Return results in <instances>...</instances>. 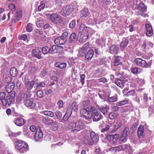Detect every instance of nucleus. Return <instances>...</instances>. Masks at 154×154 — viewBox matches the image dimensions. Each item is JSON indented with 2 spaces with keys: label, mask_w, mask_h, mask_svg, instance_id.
<instances>
[{
  "label": "nucleus",
  "mask_w": 154,
  "mask_h": 154,
  "mask_svg": "<svg viewBox=\"0 0 154 154\" xmlns=\"http://www.w3.org/2000/svg\"><path fill=\"white\" fill-rule=\"evenodd\" d=\"M43 136V134L41 128L39 126L38 127L35 135V139L36 140H38V139L42 138Z\"/></svg>",
  "instance_id": "17"
},
{
  "label": "nucleus",
  "mask_w": 154,
  "mask_h": 154,
  "mask_svg": "<svg viewBox=\"0 0 154 154\" xmlns=\"http://www.w3.org/2000/svg\"><path fill=\"white\" fill-rule=\"evenodd\" d=\"M91 108L90 109H86L83 108L80 111V114L82 116L84 117L85 119H90L91 116Z\"/></svg>",
  "instance_id": "8"
},
{
  "label": "nucleus",
  "mask_w": 154,
  "mask_h": 154,
  "mask_svg": "<svg viewBox=\"0 0 154 154\" xmlns=\"http://www.w3.org/2000/svg\"><path fill=\"white\" fill-rule=\"evenodd\" d=\"M70 106L74 111L75 112L78 110V105L76 102H73Z\"/></svg>",
  "instance_id": "40"
},
{
  "label": "nucleus",
  "mask_w": 154,
  "mask_h": 154,
  "mask_svg": "<svg viewBox=\"0 0 154 154\" xmlns=\"http://www.w3.org/2000/svg\"><path fill=\"white\" fill-rule=\"evenodd\" d=\"M128 43V41L127 38L124 39L121 42L120 44V47L121 48H124L126 47Z\"/></svg>",
  "instance_id": "41"
},
{
  "label": "nucleus",
  "mask_w": 154,
  "mask_h": 154,
  "mask_svg": "<svg viewBox=\"0 0 154 154\" xmlns=\"http://www.w3.org/2000/svg\"><path fill=\"white\" fill-rule=\"evenodd\" d=\"M89 48V43L86 42L80 49L79 54L81 57H84Z\"/></svg>",
  "instance_id": "12"
},
{
  "label": "nucleus",
  "mask_w": 154,
  "mask_h": 154,
  "mask_svg": "<svg viewBox=\"0 0 154 154\" xmlns=\"http://www.w3.org/2000/svg\"><path fill=\"white\" fill-rule=\"evenodd\" d=\"M130 131L129 129L127 127L125 128L123 131V134H122L123 136H127V133H129Z\"/></svg>",
  "instance_id": "57"
},
{
  "label": "nucleus",
  "mask_w": 154,
  "mask_h": 154,
  "mask_svg": "<svg viewBox=\"0 0 154 154\" xmlns=\"http://www.w3.org/2000/svg\"><path fill=\"white\" fill-rule=\"evenodd\" d=\"M79 30L81 34H88V28L84 24H82L80 26Z\"/></svg>",
  "instance_id": "26"
},
{
  "label": "nucleus",
  "mask_w": 154,
  "mask_h": 154,
  "mask_svg": "<svg viewBox=\"0 0 154 154\" xmlns=\"http://www.w3.org/2000/svg\"><path fill=\"white\" fill-rule=\"evenodd\" d=\"M32 54L33 57H36L38 59L42 58L41 51L38 49H33L32 51Z\"/></svg>",
  "instance_id": "22"
},
{
  "label": "nucleus",
  "mask_w": 154,
  "mask_h": 154,
  "mask_svg": "<svg viewBox=\"0 0 154 154\" xmlns=\"http://www.w3.org/2000/svg\"><path fill=\"white\" fill-rule=\"evenodd\" d=\"M10 75L13 77H15L18 75V71L15 68H11L10 71Z\"/></svg>",
  "instance_id": "36"
},
{
  "label": "nucleus",
  "mask_w": 154,
  "mask_h": 154,
  "mask_svg": "<svg viewBox=\"0 0 154 154\" xmlns=\"http://www.w3.org/2000/svg\"><path fill=\"white\" fill-rule=\"evenodd\" d=\"M89 34H80L79 41L81 42H85L88 37Z\"/></svg>",
  "instance_id": "32"
},
{
  "label": "nucleus",
  "mask_w": 154,
  "mask_h": 154,
  "mask_svg": "<svg viewBox=\"0 0 154 154\" xmlns=\"http://www.w3.org/2000/svg\"><path fill=\"white\" fill-rule=\"evenodd\" d=\"M48 69H44L40 73V76L41 77H46L49 74Z\"/></svg>",
  "instance_id": "39"
},
{
  "label": "nucleus",
  "mask_w": 154,
  "mask_h": 154,
  "mask_svg": "<svg viewBox=\"0 0 154 154\" xmlns=\"http://www.w3.org/2000/svg\"><path fill=\"white\" fill-rule=\"evenodd\" d=\"M63 49V47L61 46H56L54 45L49 48L50 53L54 54L60 52Z\"/></svg>",
  "instance_id": "14"
},
{
  "label": "nucleus",
  "mask_w": 154,
  "mask_h": 154,
  "mask_svg": "<svg viewBox=\"0 0 154 154\" xmlns=\"http://www.w3.org/2000/svg\"><path fill=\"white\" fill-rule=\"evenodd\" d=\"M117 97L116 96H113L111 97H109L108 99V101L110 103L116 101Z\"/></svg>",
  "instance_id": "55"
},
{
  "label": "nucleus",
  "mask_w": 154,
  "mask_h": 154,
  "mask_svg": "<svg viewBox=\"0 0 154 154\" xmlns=\"http://www.w3.org/2000/svg\"><path fill=\"white\" fill-rule=\"evenodd\" d=\"M50 18L52 22L55 24L61 23L62 21L61 16L56 13H54L51 15L50 16Z\"/></svg>",
  "instance_id": "10"
},
{
  "label": "nucleus",
  "mask_w": 154,
  "mask_h": 154,
  "mask_svg": "<svg viewBox=\"0 0 154 154\" xmlns=\"http://www.w3.org/2000/svg\"><path fill=\"white\" fill-rule=\"evenodd\" d=\"M15 148L19 150L21 153H24L29 149L28 145L26 143L22 140H18L14 143Z\"/></svg>",
  "instance_id": "3"
},
{
  "label": "nucleus",
  "mask_w": 154,
  "mask_h": 154,
  "mask_svg": "<svg viewBox=\"0 0 154 154\" xmlns=\"http://www.w3.org/2000/svg\"><path fill=\"white\" fill-rule=\"evenodd\" d=\"M45 7V4L43 2L40 3V5L38 6L37 10L38 11H41L42 10H43Z\"/></svg>",
  "instance_id": "49"
},
{
  "label": "nucleus",
  "mask_w": 154,
  "mask_h": 154,
  "mask_svg": "<svg viewBox=\"0 0 154 154\" xmlns=\"http://www.w3.org/2000/svg\"><path fill=\"white\" fill-rule=\"evenodd\" d=\"M90 102L89 100L84 101L82 102V105L84 108L88 109L87 106L90 104Z\"/></svg>",
  "instance_id": "59"
},
{
  "label": "nucleus",
  "mask_w": 154,
  "mask_h": 154,
  "mask_svg": "<svg viewBox=\"0 0 154 154\" xmlns=\"http://www.w3.org/2000/svg\"><path fill=\"white\" fill-rule=\"evenodd\" d=\"M78 38V37L76 35L75 33H72L69 37V41L70 42H72L77 41Z\"/></svg>",
  "instance_id": "38"
},
{
  "label": "nucleus",
  "mask_w": 154,
  "mask_h": 154,
  "mask_svg": "<svg viewBox=\"0 0 154 154\" xmlns=\"http://www.w3.org/2000/svg\"><path fill=\"white\" fill-rule=\"evenodd\" d=\"M119 49L118 47L115 45L110 46L109 48L110 53L112 54H117L118 52Z\"/></svg>",
  "instance_id": "24"
},
{
  "label": "nucleus",
  "mask_w": 154,
  "mask_h": 154,
  "mask_svg": "<svg viewBox=\"0 0 154 154\" xmlns=\"http://www.w3.org/2000/svg\"><path fill=\"white\" fill-rule=\"evenodd\" d=\"M36 94L38 97L42 98L43 96L44 93L42 90H38L36 92Z\"/></svg>",
  "instance_id": "54"
},
{
  "label": "nucleus",
  "mask_w": 154,
  "mask_h": 154,
  "mask_svg": "<svg viewBox=\"0 0 154 154\" xmlns=\"http://www.w3.org/2000/svg\"><path fill=\"white\" fill-rule=\"evenodd\" d=\"M73 8L71 5L63 7L61 8L60 13L63 16L66 17L69 15L72 12Z\"/></svg>",
  "instance_id": "6"
},
{
  "label": "nucleus",
  "mask_w": 154,
  "mask_h": 154,
  "mask_svg": "<svg viewBox=\"0 0 154 154\" xmlns=\"http://www.w3.org/2000/svg\"><path fill=\"white\" fill-rule=\"evenodd\" d=\"M76 21L75 20H73L69 23V27L71 28H73L75 26Z\"/></svg>",
  "instance_id": "60"
},
{
  "label": "nucleus",
  "mask_w": 154,
  "mask_h": 154,
  "mask_svg": "<svg viewBox=\"0 0 154 154\" xmlns=\"http://www.w3.org/2000/svg\"><path fill=\"white\" fill-rule=\"evenodd\" d=\"M99 95L101 98L104 100H106L109 96V94L107 93L104 91L100 92Z\"/></svg>",
  "instance_id": "30"
},
{
  "label": "nucleus",
  "mask_w": 154,
  "mask_h": 154,
  "mask_svg": "<svg viewBox=\"0 0 154 154\" xmlns=\"http://www.w3.org/2000/svg\"><path fill=\"white\" fill-rule=\"evenodd\" d=\"M145 27L146 30V35L148 36H152L153 34V30L151 25L149 24H146Z\"/></svg>",
  "instance_id": "19"
},
{
  "label": "nucleus",
  "mask_w": 154,
  "mask_h": 154,
  "mask_svg": "<svg viewBox=\"0 0 154 154\" xmlns=\"http://www.w3.org/2000/svg\"><path fill=\"white\" fill-rule=\"evenodd\" d=\"M32 96L31 93L28 91H26L24 93L22 94L21 96V100H24L29 99Z\"/></svg>",
  "instance_id": "27"
},
{
  "label": "nucleus",
  "mask_w": 154,
  "mask_h": 154,
  "mask_svg": "<svg viewBox=\"0 0 154 154\" xmlns=\"http://www.w3.org/2000/svg\"><path fill=\"white\" fill-rule=\"evenodd\" d=\"M36 70V68L33 66L29 67L28 69L29 72L31 74L34 73Z\"/></svg>",
  "instance_id": "61"
},
{
  "label": "nucleus",
  "mask_w": 154,
  "mask_h": 154,
  "mask_svg": "<svg viewBox=\"0 0 154 154\" xmlns=\"http://www.w3.org/2000/svg\"><path fill=\"white\" fill-rule=\"evenodd\" d=\"M99 109L100 112L104 115H105L108 112L109 107L107 105H105L103 106H102L100 107Z\"/></svg>",
  "instance_id": "35"
},
{
  "label": "nucleus",
  "mask_w": 154,
  "mask_h": 154,
  "mask_svg": "<svg viewBox=\"0 0 154 154\" xmlns=\"http://www.w3.org/2000/svg\"><path fill=\"white\" fill-rule=\"evenodd\" d=\"M122 57L119 56H116L114 58V61L112 65L114 66H117L122 63Z\"/></svg>",
  "instance_id": "23"
},
{
  "label": "nucleus",
  "mask_w": 154,
  "mask_h": 154,
  "mask_svg": "<svg viewBox=\"0 0 154 154\" xmlns=\"http://www.w3.org/2000/svg\"><path fill=\"white\" fill-rule=\"evenodd\" d=\"M127 136H123L122 134L121 137L119 138V141L120 144H122L123 143L125 142L127 140Z\"/></svg>",
  "instance_id": "45"
},
{
  "label": "nucleus",
  "mask_w": 154,
  "mask_h": 154,
  "mask_svg": "<svg viewBox=\"0 0 154 154\" xmlns=\"http://www.w3.org/2000/svg\"><path fill=\"white\" fill-rule=\"evenodd\" d=\"M66 41L65 38L64 39L60 36L56 38L54 41L55 44L57 45H63L66 42Z\"/></svg>",
  "instance_id": "18"
},
{
  "label": "nucleus",
  "mask_w": 154,
  "mask_h": 154,
  "mask_svg": "<svg viewBox=\"0 0 154 154\" xmlns=\"http://www.w3.org/2000/svg\"><path fill=\"white\" fill-rule=\"evenodd\" d=\"M111 133H113L116 132L122 126V123L119 121H117L114 123L112 125V124L111 125Z\"/></svg>",
  "instance_id": "15"
},
{
  "label": "nucleus",
  "mask_w": 154,
  "mask_h": 154,
  "mask_svg": "<svg viewBox=\"0 0 154 154\" xmlns=\"http://www.w3.org/2000/svg\"><path fill=\"white\" fill-rule=\"evenodd\" d=\"M15 84L14 82H11L9 83L6 87V89L7 92L9 94H12L13 90L14 88Z\"/></svg>",
  "instance_id": "21"
},
{
  "label": "nucleus",
  "mask_w": 154,
  "mask_h": 154,
  "mask_svg": "<svg viewBox=\"0 0 154 154\" xmlns=\"http://www.w3.org/2000/svg\"><path fill=\"white\" fill-rule=\"evenodd\" d=\"M14 123L16 125L19 126H22L25 123L24 119L21 117H18L15 119Z\"/></svg>",
  "instance_id": "25"
},
{
  "label": "nucleus",
  "mask_w": 154,
  "mask_h": 154,
  "mask_svg": "<svg viewBox=\"0 0 154 154\" xmlns=\"http://www.w3.org/2000/svg\"><path fill=\"white\" fill-rule=\"evenodd\" d=\"M134 62L137 65L143 68H146L150 67L152 63L151 61L146 63L145 60L141 58H136Z\"/></svg>",
  "instance_id": "4"
},
{
  "label": "nucleus",
  "mask_w": 154,
  "mask_h": 154,
  "mask_svg": "<svg viewBox=\"0 0 154 154\" xmlns=\"http://www.w3.org/2000/svg\"><path fill=\"white\" fill-rule=\"evenodd\" d=\"M6 95L5 92L0 93V100L2 103V105L5 106L7 105L10 106L14 101V97L15 95V92H13L12 94H8L6 96L7 101L3 99V98Z\"/></svg>",
  "instance_id": "1"
},
{
  "label": "nucleus",
  "mask_w": 154,
  "mask_h": 154,
  "mask_svg": "<svg viewBox=\"0 0 154 154\" xmlns=\"http://www.w3.org/2000/svg\"><path fill=\"white\" fill-rule=\"evenodd\" d=\"M131 70L132 72L135 74L140 73L142 72V70L141 69L139 68L134 67L132 68L131 69Z\"/></svg>",
  "instance_id": "44"
},
{
  "label": "nucleus",
  "mask_w": 154,
  "mask_h": 154,
  "mask_svg": "<svg viewBox=\"0 0 154 154\" xmlns=\"http://www.w3.org/2000/svg\"><path fill=\"white\" fill-rule=\"evenodd\" d=\"M89 14L88 9L85 8L82 10L81 16L82 17H86L88 16Z\"/></svg>",
  "instance_id": "34"
},
{
  "label": "nucleus",
  "mask_w": 154,
  "mask_h": 154,
  "mask_svg": "<svg viewBox=\"0 0 154 154\" xmlns=\"http://www.w3.org/2000/svg\"><path fill=\"white\" fill-rule=\"evenodd\" d=\"M24 103L26 107H30L31 109H35L36 106V103L33 98L25 100Z\"/></svg>",
  "instance_id": "9"
},
{
  "label": "nucleus",
  "mask_w": 154,
  "mask_h": 154,
  "mask_svg": "<svg viewBox=\"0 0 154 154\" xmlns=\"http://www.w3.org/2000/svg\"><path fill=\"white\" fill-rule=\"evenodd\" d=\"M99 140L98 136L96 135L94 131H91L89 136H86L84 137V142L85 143L90 145H92L94 143H97Z\"/></svg>",
  "instance_id": "2"
},
{
  "label": "nucleus",
  "mask_w": 154,
  "mask_h": 154,
  "mask_svg": "<svg viewBox=\"0 0 154 154\" xmlns=\"http://www.w3.org/2000/svg\"><path fill=\"white\" fill-rule=\"evenodd\" d=\"M35 83V82L34 80L26 82V86L27 89L28 90H30L32 89Z\"/></svg>",
  "instance_id": "28"
},
{
  "label": "nucleus",
  "mask_w": 154,
  "mask_h": 154,
  "mask_svg": "<svg viewBox=\"0 0 154 154\" xmlns=\"http://www.w3.org/2000/svg\"><path fill=\"white\" fill-rule=\"evenodd\" d=\"M21 133V131H18L16 133L13 132H9V135L11 137H16L20 135Z\"/></svg>",
  "instance_id": "46"
},
{
  "label": "nucleus",
  "mask_w": 154,
  "mask_h": 154,
  "mask_svg": "<svg viewBox=\"0 0 154 154\" xmlns=\"http://www.w3.org/2000/svg\"><path fill=\"white\" fill-rule=\"evenodd\" d=\"M94 54V51L93 50H89L85 54V60L89 61L91 60Z\"/></svg>",
  "instance_id": "20"
},
{
  "label": "nucleus",
  "mask_w": 154,
  "mask_h": 154,
  "mask_svg": "<svg viewBox=\"0 0 154 154\" xmlns=\"http://www.w3.org/2000/svg\"><path fill=\"white\" fill-rule=\"evenodd\" d=\"M72 110L71 107L69 106L67 108L66 113L69 115L71 116L72 114Z\"/></svg>",
  "instance_id": "62"
},
{
  "label": "nucleus",
  "mask_w": 154,
  "mask_h": 154,
  "mask_svg": "<svg viewBox=\"0 0 154 154\" xmlns=\"http://www.w3.org/2000/svg\"><path fill=\"white\" fill-rule=\"evenodd\" d=\"M22 12L21 9H17L15 13L14 18L11 20V22L15 23L20 20L22 16Z\"/></svg>",
  "instance_id": "11"
},
{
  "label": "nucleus",
  "mask_w": 154,
  "mask_h": 154,
  "mask_svg": "<svg viewBox=\"0 0 154 154\" xmlns=\"http://www.w3.org/2000/svg\"><path fill=\"white\" fill-rule=\"evenodd\" d=\"M128 102V101L126 100H124L118 102L116 103V105L118 106H121L122 105L125 104Z\"/></svg>",
  "instance_id": "50"
},
{
  "label": "nucleus",
  "mask_w": 154,
  "mask_h": 154,
  "mask_svg": "<svg viewBox=\"0 0 154 154\" xmlns=\"http://www.w3.org/2000/svg\"><path fill=\"white\" fill-rule=\"evenodd\" d=\"M146 125L145 123L143 125H140L139 126L137 131V134L139 138H142L144 135L145 134L144 128H146Z\"/></svg>",
  "instance_id": "13"
},
{
  "label": "nucleus",
  "mask_w": 154,
  "mask_h": 154,
  "mask_svg": "<svg viewBox=\"0 0 154 154\" xmlns=\"http://www.w3.org/2000/svg\"><path fill=\"white\" fill-rule=\"evenodd\" d=\"M75 123L77 128L74 130V131H78L85 128L83 122L82 120H78Z\"/></svg>",
  "instance_id": "16"
},
{
  "label": "nucleus",
  "mask_w": 154,
  "mask_h": 154,
  "mask_svg": "<svg viewBox=\"0 0 154 154\" xmlns=\"http://www.w3.org/2000/svg\"><path fill=\"white\" fill-rule=\"evenodd\" d=\"M58 128V125L57 122H54L51 126V128L53 130L56 131L57 130Z\"/></svg>",
  "instance_id": "53"
},
{
  "label": "nucleus",
  "mask_w": 154,
  "mask_h": 154,
  "mask_svg": "<svg viewBox=\"0 0 154 154\" xmlns=\"http://www.w3.org/2000/svg\"><path fill=\"white\" fill-rule=\"evenodd\" d=\"M143 100L144 103L145 104H147L148 103V98L147 95L146 94H144L143 96Z\"/></svg>",
  "instance_id": "58"
},
{
  "label": "nucleus",
  "mask_w": 154,
  "mask_h": 154,
  "mask_svg": "<svg viewBox=\"0 0 154 154\" xmlns=\"http://www.w3.org/2000/svg\"><path fill=\"white\" fill-rule=\"evenodd\" d=\"M135 92V91L134 90H132L127 92L126 93L124 94V96L126 97L133 96Z\"/></svg>",
  "instance_id": "51"
},
{
  "label": "nucleus",
  "mask_w": 154,
  "mask_h": 154,
  "mask_svg": "<svg viewBox=\"0 0 154 154\" xmlns=\"http://www.w3.org/2000/svg\"><path fill=\"white\" fill-rule=\"evenodd\" d=\"M91 116L94 121H98L102 119L103 116L99 111L94 107H91Z\"/></svg>",
  "instance_id": "5"
},
{
  "label": "nucleus",
  "mask_w": 154,
  "mask_h": 154,
  "mask_svg": "<svg viewBox=\"0 0 154 154\" xmlns=\"http://www.w3.org/2000/svg\"><path fill=\"white\" fill-rule=\"evenodd\" d=\"M44 114L46 116L52 118L54 116V113L52 111L48 110H45L43 112Z\"/></svg>",
  "instance_id": "43"
},
{
  "label": "nucleus",
  "mask_w": 154,
  "mask_h": 154,
  "mask_svg": "<svg viewBox=\"0 0 154 154\" xmlns=\"http://www.w3.org/2000/svg\"><path fill=\"white\" fill-rule=\"evenodd\" d=\"M119 135L118 134L115 135H107L106 136V138L109 142L113 145H116L119 140Z\"/></svg>",
  "instance_id": "7"
},
{
  "label": "nucleus",
  "mask_w": 154,
  "mask_h": 154,
  "mask_svg": "<svg viewBox=\"0 0 154 154\" xmlns=\"http://www.w3.org/2000/svg\"><path fill=\"white\" fill-rule=\"evenodd\" d=\"M57 105L58 106L59 109L62 108L63 105V101L61 100H58L57 103Z\"/></svg>",
  "instance_id": "64"
},
{
  "label": "nucleus",
  "mask_w": 154,
  "mask_h": 154,
  "mask_svg": "<svg viewBox=\"0 0 154 154\" xmlns=\"http://www.w3.org/2000/svg\"><path fill=\"white\" fill-rule=\"evenodd\" d=\"M70 116L69 115L66 114V113H65V114L63 117L62 120L61 121V122H63V121H66L69 119Z\"/></svg>",
  "instance_id": "63"
},
{
  "label": "nucleus",
  "mask_w": 154,
  "mask_h": 154,
  "mask_svg": "<svg viewBox=\"0 0 154 154\" xmlns=\"http://www.w3.org/2000/svg\"><path fill=\"white\" fill-rule=\"evenodd\" d=\"M55 114L57 119H61L62 117V112L58 110H57L55 112Z\"/></svg>",
  "instance_id": "52"
},
{
  "label": "nucleus",
  "mask_w": 154,
  "mask_h": 154,
  "mask_svg": "<svg viewBox=\"0 0 154 154\" xmlns=\"http://www.w3.org/2000/svg\"><path fill=\"white\" fill-rule=\"evenodd\" d=\"M42 121L45 124L48 125H50L53 122V121L51 119L45 117L42 118Z\"/></svg>",
  "instance_id": "37"
},
{
  "label": "nucleus",
  "mask_w": 154,
  "mask_h": 154,
  "mask_svg": "<svg viewBox=\"0 0 154 154\" xmlns=\"http://www.w3.org/2000/svg\"><path fill=\"white\" fill-rule=\"evenodd\" d=\"M32 30V24L31 23H28L26 26V30L29 32H31Z\"/></svg>",
  "instance_id": "56"
},
{
  "label": "nucleus",
  "mask_w": 154,
  "mask_h": 154,
  "mask_svg": "<svg viewBox=\"0 0 154 154\" xmlns=\"http://www.w3.org/2000/svg\"><path fill=\"white\" fill-rule=\"evenodd\" d=\"M138 10L140 11L145 12V11H146V6L143 3L141 2L139 4L138 6Z\"/></svg>",
  "instance_id": "33"
},
{
  "label": "nucleus",
  "mask_w": 154,
  "mask_h": 154,
  "mask_svg": "<svg viewBox=\"0 0 154 154\" xmlns=\"http://www.w3.org/2000/svg\"><path fill=\"white\" fill-rule=\"evenodd\" d=\"M42 51L44 54L50 53L49 48L47 46L43 47L42 48Z\"/></svg>",
  "instance_id": "47"
},
{
  "label": "nucleus",
  "mask_w": 154,
  "mask_h": 154,
  "mask_svg": "<svg viewBox=\"0 0 154 154\" xmlns=\"http://www.w3.org/2000/svg\"><path fill=\"white\" fill-rule=\"evenodd\" d=\"M115 83L118 87L122 88L124 87L125 82L122 80L118 79L116 80L115 82Z\"/></svg>",
  "instance_id": "31"
},
{
  "label": "nucleus",
  "mask_w": 154,
  "mask_h": 154,
  "mask_svg": "<svg viewBox=\"0 0 154 154\" xmlns=\"http://www.w3.org/2000/svg\"><path fill=\"white\" fill-rule=\"evenodd\" d=\"M111 125H108L106 126V127L103 128L101 130V132H103L106 131H107L109 130V133H111Z\"/></svg>",
  "instance_id": "48"
},
{
  "label": "nucleus",
  "mask_w": 154,
  "mask_h": 154,
  "mask_svg": "<svg viewBox=\"0 0 154 154\" xmlns=\"http://www.w3.org/2000/svg\"><path fill=\"white\" fill-rule=\"evenodd\" d=\"M37 26L38 27H40L43 26L44 24V20L41 19H38L36 22Z\"/></svg>",
  "instance_id": "42"
},
{
  "label": "nucleus",
  "mask_w": 154,
  "mask_h": 154,
  "mask_svg": "<svg viewBox=\"0 0 154 154\" xmlns=\"http://www.w3.org/2000/svg\"><path fill=\"white\" fill-rule=\"evenodd\" d=\"M46 82L44 81L40 82L39 83H36L37 85L34 87L35 90H37L38 89H40L42 88L45 87L46 85Z\"/></svg>",
  "instance_id": "29"
}]
</instances>
